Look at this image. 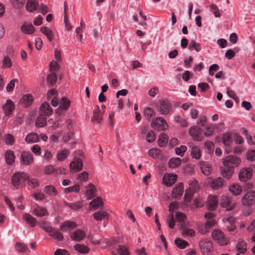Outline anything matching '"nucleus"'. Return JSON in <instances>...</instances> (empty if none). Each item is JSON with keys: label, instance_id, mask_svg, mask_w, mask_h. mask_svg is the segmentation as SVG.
Wrapping results in <instances>:
<instances>
[{"label": "nucleus", "instance_id": "dca6fc26", "mask_svg": "<svg viewBox=\"0 0 255 255\" xmlns=\"http://www.w3.org/2000/svg\"><path fill=\"white\" fill-rule=\"evenodd\" d=\"M53 110L49 104L46 102L43 103L40 107L39 113L45 116H49L52 115Z\"/></svg>", "mask_w": 255, "mask_h": 255}, {"label": "nucleus", "instance_id": "6e6d98bb", "mask_svg": "<svg viewBox=\"0 0 255 255\" xmlns=\"http://www.w3.org/2000/svg\"><path fill=\"white\" fill-rule=\"evenodd\" d=\"M189 49H195L197 52H199L201 50V46L199 43L195 42L194 41L192 40L188 47Z\"/></svg>", "mask_w": 255, "mask_h": 255}, {"label": "nucleus", "instance_id": "39448f33", "mask_svg": "<svg viewBox=\"0 0 255 255\" xmlns=\"http://www.w3.org/2000/svg\"><path fill=\"white\" fill-rule=\"evenodd\" d=\"M199 245L201 252L206 255L213 251V244L211 240L205 239L200 241Z\"/></svg>", "mask_w": 255, "mask_h": 255}, {"label": "nucleus", "instance_id": "7c9ffc66", "mask_svg": "<svg viewBox=\"0 0 255 255\" xmlns=\"http://www.w3.org/2000/svg\"><path fill=\"white\" fill-rule=\"evenodd\" d=\"M44 191L52 197H54L58 193L56 188L52 185H47L44 189Z\"/></svg>", "mask_w": 255, "mask_h": 255}, {"label": "nucleus", "instance_id": "338daca9", "mask_svg": "<svg viewBox=\"0 0 255 255\" xmlns=\"http://www.w3.org/2000/svg\"><path fill=\"white\" fill-rule=\"evenodd\" d=\"M12 66V62L8 57H4L2 61V67L3 68H10Z\"/></svg>", "mask_w": 255, "mask_h": 255}, {"label": "nucleus", "instance_id": "c756f323", "mask_svg": "<svg viewBox=\"0 0 255 255\" xmlns=\"http://www.w3.org/2000/svg\"><path fill=\"white\" fill-rule=\"evenodd\" d=\"M200 168L202 173L205 175H209L212 171L211 165L204 162L201 163Z\"/></svg>", "mask_w": 255, "mask_h": 255}, {"label": "nucleus", "instance_id": "603ef678", "mask_svg": "<svg viewBox=\"0 0 255 255\" xmlns=\"http://www.w3.org/2000/svg\"><path fill=\"white\" fill-rule=\"evenodd\" d=\"M80 190V185L79 184H76L72 187H69L68 188H65L64 190V191L65 193H70V192H78Z\"/></svg>", "mask_w": 255, "mask_h": 255}, {"label": "nucleus", "instance_id": "a19ab883", "mask_svg": "<svg viewBox=\"0 0 255 255\" xmlns=\"http://www.w3.org/2000/svg\"><path fill=\"white\" fill-rule=\"evenodd\" d=\"M95 188L93 184H89L86 187V192L90 199L92 198L95 196Z\"/></svg>", "mask_w": 255, "mask_h": 255}, {"label": "nucleus", "instance_id": "5fc2aeb1", "mask_svg": "<svg viewBox=\"0 0 255 255\" xmlns=\"http://www.w3.org/2000/svg\"><path fill=\"white\" fill-rule=\"evenodd\" d=\"M199 188V185L196 180H193L189 183V190L192 192H196Z\"/></svg>", "mask_w": 255, "mask_h": 255}, {"label": "nucleus", "instance_id": "4c0bfd02", "mask_svg": "<svg viewBox=\"0 0 255 255\" xmlns=\"http://www.w3.org/2000/svg\"><path fill=\"white\" fill-rule=\"evenodd\" d=\"M49 234L50 237L58 241H62L63 239V234L54 229H53Z\"/></svg>", "mask_w": 255, "mask_h": 255}, {"label": "nucleus", "instance_id": "bb28decb", "mask_svg": "<svg viewBox=\"0 0 255 255\" xmlns=\"http://www.w3.org/2000/svg\"><path fill=\"white\" fill-rule=\"evenodd\" d=\"M25 140L27 143L37 142L39 140V135L36 133H30L27 135Z\"/></svg>", "mask_w": 255, "mask_h": 255}, {"label": "nucleus", "instance_id": "a878e982", "mask_svg": "<svg viewBox=\"0 0 255 255\" xmlns=\"http://www.w3.org/2000/svg\"><path fill=\"white\" fill-rule=\"evenodd\" d=\"M34 27L31 24L24 23L21 27L22 32L25 34H30L34 32Z\"/></svg>", "mask_w": 255, "mask_h": 255}, {"label": "nucleus", "instance_id": "f3484780", "mask_svg": "<svg viewBox=\"0 0 255 255\" xmlns=\"http://www.w3.org/2000/svg\"><path fill=\"white\" fill-rule=\"evenodd\" d=\"M190 135L194 139L198 141L201 140L200 134L201 129L197 126H193L190 128L189 130Z\"/></svg>", "mask_w": 255, "mask_h": 255}, {"label": "nucleus", "instance_id": "cd10ccee", "mask_svg": "<svg viewBox=\"0 0 255 255\" xmlns=\"http://www.w3.org/2000/svg\"><path fill=\"white\" fill-rule=\"evenodd\" d=\"M23 219L31 227H33L36 224V219L30 215L24 213L22 216Z\"/></svg>", "mask_w": 255, "mask_h": 255}, {"label": "nucleus", "instance_id": "1a4fd4ad", "mask_svg": "<svg viewBox=\"0 0 255 255\" xmlns=\"http://www.w3.org/2000/svg\"><path fill=\"white\" fill-rule=\"evenodd\" d=\"M253 175V170L251 168H244L240 170L239 178L241 181H246L250 179Z\"/></svg>", "mask_w": 255, "mask_h": 255}, {"label": "nucleus", "instance_id": "0e129e2a", "mask_svg": "<svg viewBox=\"0 0 255 255\" xmlns=\"http://www.w3.org/2000/svg\"><path fill=\"white\" fill-rule=\"evenodd\" d=\"M65 204L73 210H77L82 207V204L80 202L71 203H66Z\"/></svg>", "mask_w": 255, "mask_h": 255}, {"label": "nucleus", "instance_id": "473e14b6", "mask_svg": "<svg viewBox=\"0 0 255 255\" xmlns=\"http://www.w3.org/2000/svg\"><path fill=\"white\" fill-rule=\"evenodd\" d=\"M5 161L7 164L11 165L14 161L15 156L11 150H8L5 154Z\"/></svg>", "mask_w": 255, "mask_h": 255}, {"label": "nucleus", "instance_id": "4468645a", "mask_svg": "<svg viewBox=\"0 0 255 255\" xmlns=\"http://www.w3.org/2000/svg\"><path fill=\"white\" fill-rule=\"evenodd\" d=\"M33 160L32 154L29 152L24 151L21 153L20 156L21 164L28 165L30 164Z\"/></svg>", "mask_w": 255, "mask_h": 255}, {"label": "nucleus", "instance_id": "ddd939ff", "mask_svg": "<svg viewBox=\"0 0 255 255\" xmlns=\"http://www.w3.org/2000/svg\"><path fill=\"white\" fill-rule=\"evenodd\" d=\"M218 204V200L215 196H209L206 202V206L210 211L215 210Z\"/></svg>", "mask_w": 255, "mask_h": 255}, {"label": "nucleus", "instance_id": "393cba45", "mask_svg": "<svg viewBox=\"0 0 255 255\" xmlns=\"http://www.w3.org/2000/svg\"><path fill=\"white\" fill-rule=\"evenodd\" d=\"M222 142L224 145L229 146L233 142V137L232 134L229 132L223 134L222 136Z\"/></svg>", "mask_w": 255, "mask_h": 255}, {"label": "nucleus", "instance_id": "0eeeda50", "mask_svg": "<svg viewBox=\"0 0 255 255\" xmlns=\"http://www.w3.org/2000/svg\"><path fill=\"white\" fill-rule=\"evenodd\" d=\"M151 127L155 130H164L167 128L165 121L161 117H158L152 121Z\"/></svg>", "mask_w": 255, "mask_h": 255}, {"label": "nucleus", "instance_id": "9d476101", "mask_svg": "<svg viewBox=\"0 0 255 255\" xmlns=\"http://www.w3.org/2000/svg\"><path fill=\"white\" fill-rule=\"evenodd\" d=\"M216 224L215 220L207 221L204 224H200L198 227V231L202 234H205L208 232L210 229Z\"/></svg>", "mask_w": 255, "mask_h": 255}, {"label": "nucleus", "instance_id": "c9c22d12", "mask_svg": "<svg viewBox=\"0 0 255 255\" xmlns=\"http://www.w3.org/2000/svg\"><path fill=\"white\" fill-rule=\"evenodd\" d=\"M229 190L233 194L239 195L242 192V188L238 184H233L230 187Z\"/></svg>", "mask_w": 255, "mask_h": 255}, {"label": "nucleus", "instance_id": "4d7b16f0", "mask_svg": "<svg viewBox=\"0 0 255 255\" xmlns=\"http://www.w3.org/2000/svg\"><path fill=\"white\" fill-rule=\"evenodd\" d=\"M28 180V184L29 186L31 187L32 188H36L38 187L39 185V181L37 179L29 178L27 179Z\"/></svg>", "mask_w": 255, "mask_h": 255}, {"label": "nucleus", "instance_id": "2eb2a0df", "mask_svg": "<svg viewBox=\"0 0 255 255\" xmlns=\"http://www.w3.org/2000/svg\"><path fill=\"white\" fill-rule=\"evenodd\" d=\"M77 226V225L75 222L66 221L61 225L60 230L62 232H66L73 230L76 228Z\"/></svg>", "mask_w": 255, "mask_h": 255}, {"label": "nucleus", "instance_id": "72a5a7b5", "mask_svg": "<svg viewBox=\"0 0 255 255\" xmlns=\"http://www.w3.org/2000/svg\"><path fill=\"white\" fill-rule=\"evenodd\" d=\"M36 126L37 127H43L46 125V116L39 114L36 120Z\"/></svg>", "mask_w": 255, "mask_h": 255}, {"label": "nucleus", "instance_id": "864d4df0", "mask_svg": "<svg viewBox=\"0 0 255 255\" xmlns=\"http://www.w3.org/2000/svg\"><path fill=\"white\" fill-rule=\"evenodd\" d=\"M70 101L65 97H63L60 103V107H62L63 109L67 110L70 106Z\"/></svg>", "mask_w": 255, "mask_h": 255}, {"label": "nucleus", "instance_id": "680f3d73", "mask_svg": "<svg viewBox=\"0 0 255 255\" xmlns=\"http://www.w3.org/2000/svg\"><path fill=\"white\" fill-rule=\"evenodd\" d=\"M155 139V134L153 130H149L147 133L146 139L148 142H153Z\"/></svg>", "mask_w": 255, "mask_h": 255}, {"label": "nucleus", "instance_id": "f03ea898", "mask_svg": "<svg viewBox=\"0 0 255 255\" xmlns=\"http://www.w3.org/2000/svg\"><path fill=\"white\" fill-rule=\"evenodd\" d=\"M156 110L161 115H166L171 111V105L169 101L166 99H161L156 106Z\"/></svg>", "mask_w": 255, "mask_h": 255}, {"label": "nucleus", "instance_id": "09e8293b", "mask_svg": "<svg viewBox=\"0 0 255 255\" xmlns=\"http://www.w3.org/2000/svg\"><path fill=\"white\" fill-rule=\"evenodd\" d=\"M181 228L182 230V234L183 235L189 236V237H194L195 235V231L190 229H188L185 227L183 226V224H182Z\"/></svg>", "mask_w": 255, "mask_h": 255}, {"label": "nucleus", "instance_id": "79ce46f5", "mask_svg": "<svg viewBox=\"0 0 255 255\" xmlns=\"http://www.w3.org/2000/svg\"><path fill=\"white\" fill-rule=\"evenodd\" d=\"M69 154L68 149H64L58 152L57 155V159L59 161H63L67 158Z\"/></svg>", "mask_w": 255, "mask_h": 255}, {"label": "nucleus", "instance_id": "8fccbe9b", "mask_svg": "<svg viewBox=\"0 0 255 255\" xmlns=\"http://www.w3.org/2000/svg\"><path fill=\"white\" fill-rule=\"evenodd\" d=\"M155 113L154 111L150 108H146L144 111V116L146 119L150 120V118L154 116Z\"/></svg>", "mask_w": 255, "mask_h": 255}, {"label": "nucleus", "instance_id": "aec40b11", "mask_svg": "<svg viewBox=\"0 0 255 255\" xmlns=\"http://www.w3.org/2000/svg\"><path fill=\"white\" fill-rule=\"evenodd\" d=\"M70 236L73 240L80 242L85 237V234L83 231L78 229L72 233Z\"/></svg>", "mask_w": 255, "mask_h": 255}, {"label": "nucleus", "instance_id": "ea45409f", "mask_svg": "<svg viewBox=\"0 0 255 255\" xmlns=\"http://www.w3.org/2000/svg\"><path fill=\"white\" fill-rule=\"evenodd\" d=\"M74 249L77 252L82 253V254H86L89 252V248L84 245H80L76 244L74 246Z\"/></svg>", "mask_w": 255, "mask_h": 255}, {"label": "nucleus", "instance_id": "69168bd1", "mask_svg": "<svg viewBox=\"0 0 255 255\" xmlns=\"http://www.w3.org/2000/svg\"><path fill=\"white\" fill-rule=\"evenodd\" d=\"M175 121L179 123L181 126L186 127L188 126L187 122L180 116H176L174 118Z\"/></svg>", "mask_w": 255, "mask_h": 255}, {"label": "nucleus", "instance_id": "423d86ee", "mask_svg": "<svg viewBox=\"0 0 255 255\" xmlns=\"http://www.w3.org/2000/svg\"><path fill=\"white\" fill-rule=\"evenodd\" d=\"M236 203L229 196L223 195L221 200V206L226 208L227 211H232L236 207Z\"/></svg>", "mask_w": 255, "mask_h": 255}, {"label": "nucleus", "instance_id": "c85d7f7f", "mask_svg": "<svg viewBox=\"0 0 255 255\" xmlns=\"http://www.w3.org/2000/svg\"><path fill=\"white\" fill-rule=\"evenodd\" d=\"M38 6V3L36 0H28L26 2V9L30 12L34 11Z\"/></svg>", "mask_w": 255, "mask_h": 255}, {"label": "nucleus", "instance_id": "13d9d810", "mask_svg": "<svg viewBox=\"0 0 255 255\" xmlns=\"http://www.w3.org/2000/svg\"><path fill=\"white\" fill-rule=\"evenodd\" d=\"M59 70V65L57 62L52 60L50 64V71L51 73H56Z\"/></svg>", "mask_w": 255, "mask_h": 255}, {"label": "nucleus", "instance_id": "b1692460", "mask_svg": "<svg viewBox=\"0 0 255 255\" xmlns=\"http://www.w3.org/2000/svg\"><path fill=\"white\" fill-rule=\"evenodd\" d=\"M33 214L37 217H43L48 214L46 208L39 206H37L33 209Z\"/></svg>", "mask_w": 255, "mask_h": 255}, {"label": "nucleus", "instance_id": "a18cd8bd", "mask_svg": "<svg viewBox=\"0 0 255 255\" xmlns=\"http://www.w3.org/2000/svg\"><path fill=\"white\" fill-rule=\"evenodd\" d=\"M57 75L56 73H51L47 77V82L51 86H53L56 82Z\"/></svg>", "mask_w": 255, "mask_h": 255}, {"label": "nucleus", "instance_id": "6e6552de", "mask_svg": "<svg viewBox=\"0 0 255 255\" xmlns=\"http://www.w3.org/2000/svg\"><path fill=\"white\" fill-rule=\"evenodd\" d=\"M242 203L246 206H251L255 203V191L247 192L242 199Z\"/></svg>", "mask_w": 255, "mask_h": 255}, {"label": "nucleus", "instance_id": "3c124183", "mask_svg": "<svg viewBox=\"0 0 255 255\" xmlns=\"http://www.w3.org/2000/svg\"><path fill=\"white\" fill-rule=\"evenodd\" d=\"M191 154L193 158L197 159H199L201 156V153L199 147H193V149L191 150Z\"/></svg>", "mask_w": 255, "mask_h": 255}, {"label": "nucleus", "instance_id": "37998d69", "mask_svg": "<svg viewBox=\"0 0 255 255\" xmlns=\"http://www.w3.org/2000/svg\"><path fill=\"white\" fill-rule=\"evenodd\" d=\"M38 225L40 228L44 230L49 234L51 231H52L53 229L52 227L50 226L49 223L48 222L42 221L38 223Z\"/></svg>", "mask_w": 255, "mask_h": 255}, {"label": "nucleus", "instance_id": "f8f14e48", "mask_svg": "<svg viewBox=\"0 0 255 255\" xmlns=\"http://www.w3.org/2000/svg\"><path fill=\"white\" fill-rule=\"evenodd\" d=\"M83 163L81 159L79 158H75L70 164L71 171L73 172H79L82 170Z\"/></svg>", "mask_w": 255, "mask_h": 255}, {"label": "nucleus", "instance_id": "20e7f679", "mask_svg": "<svg viewBox=\"0 0 255 255\" xmlns=\"http://www.w3.org/2000/svg\"><path fill=\"white\" fill-rule=\"evenodd\" d=\"M223 165L234 168L238 166L241 163V159L234 155H229L223 159Z\"/></svg>", "mask_w": 255, "mask_h": 255}, {"label": "nucleus", "instance_id": "052dcab7", "mask_svg": "<svg viewBox=\"0 0 255 255\" xmlns=\"http://www.w3.org/2000/svg\"><path fill=\"white\" fill-rule=\"evenodd\" d=\"M4 141L6 144L12 145L14 143V139L13 136L10 134H7L4 135Z\"/></svg>", "mask_w": 255, "mask_h": 255}, {"label": "nucleus", "instance_id": "c03bdc74", "mask_svg": "<svg viewBox=\"0 0 255 255\" xmlns=\"http://www.w3.org/2000/svg\"><path fill=\"white\" fill-rule=\"evenodd\" d=\"M90 205L94 208L95 209H96L98 208L102 207L103 202L101 201V198L97 197L96 198L94 199L93 200L90 202Z\"/></svg>", "mask_w": 255, "mask_h": 255}, {"label": "nucleus", "instance_id": "f257e3e1", "mask_svg": "<svg viewBox=\"0 0 255 255\" xmlns=\"http://www.w3.org/2000/svg\"><path fill=\"white\" fill-rule=\"evenodd\" d=\"M28 179V175L24 172H16L11 177L13 186L18 189L23 185L24 182Z\"/></svg>", "mask_w": 255, "mask_h": 255}, {"label": "nucleus", "instance_id": "774afa93", "mask_svg": "<svg viewBox=\"0 0 255 255\" xmlns=\"http://www.w3.org/2000/svg\"><path fill=\"white\" fill-rule=\"evenodd\" d=\"M118 252L120 255H129L128 249L125 246H119L118 249Z\"/></svg>", "mask_w": 255, "mask_h": 255}, {"label": "nucleus", "instance_id": "f704fd0d", "mask_svg": "<svg viewBox=\"0 0 255 255\" xmlns=\"http://www.w3.org/2000/svg\"><path fill=\"white\" fill-rule=\"evenodd\" d=\"M94 218L97 221H100L108 217V214L104 211H100L95 212L93 214Z\"/></svg>", "mask_w": 255, "mask_h": 255}, {"label": "nucleus", "instance_id": "bf43d9fd", "mask_svg": "<svg viewBox=\"0 0 255 255\" xmlns=\"http://www.w3.org/2000/svg\"><path fill=\"white\" fill-rule=\"evenodd\" d=\"M210 10L214 14L215 16L216 17H219L221 16L220 10L218 6L214 4L210 5Z\"/></svg>", "mask_w": 255, "mask_h": 255}, {"label": "nucleus", "instance_id": "5701e85b", "mask_svg": "<svg viewBox=\"0 0 255 255\" xmlns=\"http://www.w3.org/2000/svg\"><path fill=\"white\" fill-rule=\"evenodd\" d=\"M183 193V184L182 183L177 184L172 190V196L175 198L181 196Z\"/></svg>", "mask_w": 255, "mask_h": 255}, {"label": "nucleus", "instance_id": "49530a36", "mask_svg": "<svg viewBox=\"0 0 255 255\" xmlns=\"http://www.w3.org/2000/svg\"><path fill=\"white\" fill-rule=\"evenodd\" d=\"M236 248L241 254H244L247 251V244L245 241H241L238 243Z\"/></svg>", "mask_w": 255, "mask_h": 255}, {"label": "nucleus", "instance_id": "7ed1b4c3", "mask_svg": "<svg viewBox=\"0 0 255 255\" xmlns=\"http://www.w3.org/2000/svg\"><path fill=\"white\" fill-rule=\"evenodd\" d=\"M213 239L220 246H224L228 244L229 240L225 237L224 233L220 230H215L212 234Z\"/></svg>", "mask_w": 255, "mask_h": 255}, {"label": "nucleus", "instance_id": "6ab92c4d", "mask_svg": "<svg viewBox=\"0 0 255 255\" xmlns=\"http://www.w3.org/2000/svg\"><path fill=\"white\" fill-rule=\"evenodd\" d=\"M177 179V176L175 174H169L163 177V183L167 186H171L175 183Z\"/></svg>", "mask_w": 255, "mask_h": 255}, {"label": "nucleus", "instance_id": "58836bf2", "mask_svg": "<svg viewBox=\"0 0 255 255\" xmlns=\"http://www.w3.org/2000/svg\"><path fill=\"white\" fill-rule=\"evenodd\" d=\"M167 135L165 133L160 134L158 139V144L160 147L164 146L167 143Z\"/></svg>", "mask_w": 255, "mask_h": 255}, {"label": "nucleus", "instance_id": "a211bd4d", "mask_svg": "<svg viewBox=\"0 0 255 255\" xmlns=\"http://www.w3.org/2000/svg\"><path fill=\"white\" fill-rule=\"evenodd\" d=\"M220 171L222 175L226 179H228L231 178L234 170L232 167L223 165L220 168Z\"/></svg>", "mask_w": 255, "mask_h": 255}, {"label": "nucleus", "instance_id": "e433bc0d", "mask_svg": "<svg viewBox=\"0 0 255 255\" xmlns=\"http://www.w3.org/2000/svg\"><path fill=\"white\" fill-rule=\"evenodd\" d=\"M181 163V160L179 157L172 158L168 162L170 168H174L178 167Z\"/></svg>", "mask_w": 255, "mask_h": 255}, {"label": "nucleus", "instance_id": "9b49d317", "mask_svg": "<svg viewBox=\"0 0 255 255\" xmlns=\"http://www.w3.org/2000/svg\"><path fill=\"white\" fill-rule=\"evenodd\" d=\"M15 109L14 103L10 99H7L2 106V110L6 116H10Z\"/></svg>", "mask_w": 255, "mask_h": 255}, {"label": "nucleus", "instance_id": "2f4dec72", "mask_svg": "<svg viewBox=\"0 0 255 255\" xmlns=\"http://www.w3.org/2000/svg\"><path fill=\"white\" fill-rule=\"evenodd\" d=\"M40 31L47 37L50 42L53 41V36L52 32L48 27L42 26L40 28Z\"/></svg>", "mask_w": 255, "mask_h": 255}, {"label": "nucleus", "instance_id": "de8ad7c7", "mask_svg": "<svg viewBox=\"0 0 255 255\" xmlns=\"http://www.w3.org/2000/svg\"><path fill=\"white\" fill-rule=\"evenodd\" d=\"M174 242L176 246L180 249H185L188 245L186 241L179 238L176 239Z\"/></svg>", "mask_w": 255, "mask_h": 255}, {"label": "nucleus", "instance_id": "412c9836", "mask_svg": "<svg viewBox=\"0 0 255 255\" xmlns=\"http://www.w3.org/2000/svg\"><path fill=\"white\" fill-rule=\"evenodd\" d=\"M91 120L92 121L96 122L98 124H100L103 121L102 115H101L100 113V108L97 105L93 111V114Z\"/></svg>", "mask_w": 255, "mask_h": 255}, {"label": "nucleus", "instance_id": "e2e57ef3", "mask_svg": "<svg viewBox=\"0 0 255 255\" xmlns=\"http://www.w3.org/2000/svg\"><path fill=\"white\" fill-rule=\"evenodd\" d=\"M23 100L25 105L28 106L31 104L33 101V97L30 95H25L23 96Z\"/></svg>", "mask_w": 255, "mask_h": 255}, {"label": "nucleus", "instance_id": "4be33fe9", "mask_svg": "<svg viewBox=\"0 0 255 255\" xmlns=\"http://www.w3.org/2000/svg\"><path fill=\"white\" fill-rule=\"evenodd\" d=\"M209 183L211 187L214 189H217L221 187L223 184L224 179L221 177H218L215 179H210Z\"/></svg>", "mask_w": 255, "mask_h": 255}]
</instances>
